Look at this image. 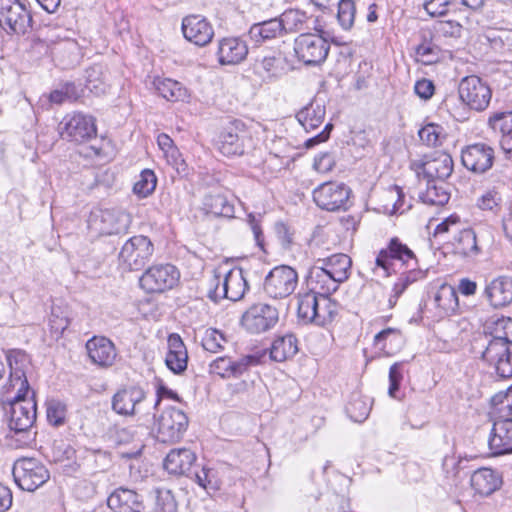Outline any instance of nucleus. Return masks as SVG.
Returning <instances> with one entry per match:
<instances>
[{
    "label": "nucleus",
    "instance_id": "7ed1b4c3",
    "mask_svg": "<svg viewBox=\"0 0 512 512\" xmlns=\"http://www.w3.org/2000/svg\"><path fill=\"white\" fill-rule=\"evenodd\" d=\"M153 253L154 245L147 236H133L122 245L119 265L127 271H139L150 261Z\"/></svg>",
    "mask_w": 512,
    "mask_h": 512
},
{
    "label": "nucleus",
    "instance_id": "2eb2a0df",
    "mask_svg": "<svg viewBox=\"0 0 512 512\" xmlns=\"http://www.w3.org/2000/svg\"><path fill=\"white\" fill-rule=\"evenodd\" d=\"M179 280V272L171 264L150 267L140 278V286L148 293H162L172 289Z\"/></svg>",
    "mask_w": 512,
    "mask_h": 512
},
{
    "label": "nucleus",
    "instance_id": "20e7f679",
    "mask_svg": "<svg viewBox=\"0 0 512 512\" xmlns=\"http://www.w3.org/2000/svg\"><path fill=\"white\" fill-rule=\"evenodd\" d=\"M58 132L63 140L83 143L97 134L95 119L80 112L67 114L58 124Z\"/></svg>",
    "mask_w": 512,
    "mask_h": 512
},
{
    "label": "nucleus",
    "instance_id": "dca6fc26",
    "mask_svg": "<svg viewBox=\"0 0 512 512\" xmlns=\"http://www.w3.org/2000/svg\"><path fill=\"white\" fill-rule=\"evenodd\" d=\"M10 367V376L7 384V392L18 391V397L26 396L29 383L26 371L30 366L28 354L22 350H10L6 356Z\"/></svg>",
    "mask_w": 512,
    "mask_h": 512
},
{
    "label": "nucleus",
    "instance_id": "e433bc0d",
    "mask_svg": "<svg viewBox=\"0 0 512 512\" xmlns=\"http://www.w3.org/2000/svg\"><path fill=\"white\" fill-rule=\"evenodd\" d=\"M154 87L167 101H184L188 97L187 89L178 81L170 78H155Z\"/></svg>",
    "mask_w": 512,
    "mask_h": 512
},
{
    "label": "nucleus",
    "instance_id": "4be33fe9",
    "mask_svg": "<svg viewBox=\"0 0 512 512\" xmlns=\"http://www.w3.org/2000/svg\"><path fill=\"white\" fill-rule=\"evenodd\" d=\"M107 505L114 512H142L145 509L143 496L126 487L115 489L108 496Z\"/></svg>",
    "mask_w": 512,
    "mask_h": 512
},
{
    "label": "nucleus",
    "instance_id": "8fccbe9b",
    "mask_svg": "<svg viewBox=\"0 0 512 512\" xmlns=\"http://www.w3.org/2000/svg\"><path fill=\"white\" fill-rule=\"evenodd\" d=\"M195 480L197 484L204 488L206 491H217L220 489L221 480L218 472L209 467H202V469L195 473Z\"/></svg>",
    "mask_w": 512,
    "mask_h": 512
},
{
    "label": "nucleus",
    "instance_id": "f257e3e1",
    "mask_svg": "<svg viewBox=\"0 0 512 512\" xmlns=\"http://www.w3.org/2000/svg\"><path fill=\"white\" fill-rule=\"evenodd\" d=\"M472 352L499 379L512 377V341L504 336L480 335L472 343Z\"/></svg>",
    "mask_w": 512,
    "mask_h": 512
},
{
    "label": "nucleus",
    "instance_id": "c756f323",
    "mask_svg": "<svg viewBox=\"0 0 512 512\" xmlns=\"http://www.w3.org/2000/svg\"><path fill=\"white\" fill-rule=\"evenodd\" d=\"M471 486L481 496H489L502 485V478L491 468H480L471 475Z\"/></svg>",
    "mask_w": 512,
    "mask_h": 512
},
{
    "label": "nucleus",
    "instance_id": "cd10ccee",
    "mask_svg": "<svg viewBox=\"0 0 512 512\" xmlns=\"http://www.w3.org/2000/svg\"><path fill=\"white\" fill-rule=\"evenodd\" d=\"M484 294L495 308L509 305L512 302V278L508 276L494 278L486 285Z\"/></svg>",
    "mask_w": 512,
    "mask_h": 512
},
{
    "label": "nucleus",
    "instance_id": "f3484780",
    "mask_svg": "<svg viewBox=\"0 0 512 512\" xmlns=\"http://www.w3.org/2000/svg\"><path fill=\"white\" fill-rule=\"evenodd\" d=\"M279 320L276 307L257 303L252 305L242 316V325L252 333H261L273 328Z\"/></svg>",
    "mask_w": 512,
    "mask_h": 512
},
{
    "label": "nucleus",
    "instance_id": "864d4df0",
    "mask_svg": "<svg viewBox=\"0 0 512 512\" xmlns=\"http://www.w3.org/2000/svg\"><path fill=\"white\" fill-rule=\"evenodd\" d=\"M355 3L353 0H340L338 3L337 20L344 30H350L355 20Z\"/></svg>",
    "mask_w": 512,
    "mask_h": 512
},
{
    "label": "nucleus",
    "instance_id": "ea45409f",
    "mask_svg": "<svg viewBox=\"0 0 512 512\" xmlns=\"http://www.w3.org/2000/svg\"><path fill=\"white\" fill-rule=\"evenodd\" d=\"M456 242L457 251L467 257L477 256L482 250V241L471 228L459 231Z\"/></svg>",
    "mask_w": 512,
    "mask_h": 512
},
{
    "label": "nucleus",
    "instance_id": "f8f14e48",
    "mask_svg": "<svg viewBox=\"0 0 512 512\" xmlns=\"http://www.w3.org/2000/svg\"><path fill=\"white\" fill-rule=\"evenodd\" d=\"M89 226L100 234L112 235L127 232L130 215L116 209H96L91 212Z\"/></svg>",
    "mask_w": 512,
    "mask_h": 512
},
{
    "label": "nucleus",
    "instance_id": "423d86ee",
    "mask_svg": "<svg viewBox=\"0 0 512 512\" xmlns=\"http://www.w3.org/2000/svg\"><path fill=\"white\" fill-rule=\"evenodd\" d=\"M453 167L454 162L451 155L442 151H435L431 155L411 163V168L417 176H423L427 182L447 179L451 176Z\"/></svg>",
    "mask_w": 512,
    "mask_h": 512
},
{
    "label": "nucleus",
    "instance_id": "9b49d317",
    "mask_svg": "<svg viewBox=\"0 0 512 512\" xmlns=\"http://www.w3.org/2000/svg\"><path fill=\"white\" fill-rule=\"evenodd\" d=\"M298 285V274L290 266L281 265L274 267L264 280L265 293L274 299H282L290 296Z\"/></svg>",
    "mask_w": 512,
    "mask_h": 512
},
{
    "label": "nucleus",
    "instance_id": "ddd939ff",
    "mask_svg": "<svg viewBox=\"0 0 512 512\" xmlns=\"http://www.w3.org/2000/svg\"><path fill=\"white\" fill-rule=\"evenodd\" d=\"M188 426L186 414L175 407L165 409L157 421V439L162 443L180 440Z\"/></svg>",
    "mask_w": 512,
    "mask_h": 512
},
{
    "label": "nucleus",
    "instance_id": "6e6d98bb",
    "mask_svg": "<svg viewBox=\"0 0 512 512\" xmlns=\"http://www.w3.org/2000/svg\"><path fill=\"white\" fill-rule=\"evenodd\" d=\"M227 340L222 332L214 328H208L202 338V346L206 351L217 353L223 349Z\"/></svg>",
    "mask_w": 512,
    "mask_h": 512
},
{
    "label": "nucleus",
    "instance_id": "052dcab7",
    "mask_svg": "<svg viewBox=\"0 0 512 512\" xmlns=\"http://www.w3.org/2000/svg\"><path fill=\"white\" fill-rule=\"evenodd\" d=\"M370 410V405L360 397L353 399L347 407V412L355 422L364 421L368 417Z\"/></svg>",
    "mask_w": 512,
    "mask_h": 512
},
{
    "label": "nucleus",
    "instance_id": "6e6552de",
    "mask_svg": "<svg viewBox=\"0 0 512 512\" xmlns=\"http://www.w3.org/2000/svg\"><path fill=\"white\" fill-rule=\"evenodd\" d=\"M459 98L465 106L477 112L484 111L491 100L490 87L476 75L466 76L458 85Z\"/></svg>",
    "mask_w": 512,
    "mask_h": 512
},
{
    "label": "nucleus",
    "instance_id": "4c0bfd02",
    "mask_svg": "<svg viewBox=\"0 0 512 512\" xmlns=\"http://www.w3.org/2000/svg\"><path fill=\"white\" fill-rule=\"evenodd\" d=\"M203 207L206 213L217 217L231 218L234 215L232 202L221 193H210L204 197Z\"/></svg>",
    "mask_w": 512,
    "mask_h": 512
},
{
    "label": "nucleus",
    "instance_id": "5fc2aeb1",
    "mask_svg": "<svg viewBox=\"0 0 512 512\" xmlns=\"http://www.w3.org/2000/svg\"><path fill=\"white\" fill-rule=\"evenodd\" d=\"M46 417L49 424L59 427L66 420V405L59 400H49L47 402Z\"/></svg>",
    "mask_w": 512,
    "mask_h": 512
},
{
    "label": "nucleus",
    "instance_id": "c9c22d12",
    "mask_svg": "<svg viewBox=\"0 0 512 512\" xmlns=\"http://www.w3.org/2000/svg\"><path fill=\"white\" fill-rule=\"evenodd\" d=\"M316 262L342 283L349 278L352 261L346 254H334L324 259H317Z\"/></svg>",
    "mask_w": 512,
    "mask_h": 512
},
{
    "label": "nucleus",
    "instance_id": "9d476101",
    "mask_svg": "<svg viewBox=\"0 0 512 512\" xmlns=\"http://www.w3.org/2000/svg\"><path fill=\"white\" fill-rule=\"evenodd\" d=\"M329 49L330 44L318 34H301L294 42L295 54L305 65L321 64L327 58Z\"/></svg>",
    "mask_w": 512,
    "mask_h": 512
},
{
    "label": "nucleus",
    "instance_id": "412c9836",
    "mask_svg": "<svg viewBox=\"0 0 512 512\" xmlns=\"http://www.w3.org/2000/svg\"><path fill=\"white\" fill-rule=\"evenodd\" d=\"M86 350L91 362L98 367H111L116 360L117 351L114 343L105 336H94L86 343Z\"/></svg>",
    "mask_w": 512,
    "mask_h": 512
},
{
    "label": "nucleus",
    "instance_id": "6ab92c4d",
    "mask_svg": "<svg viewBox=\"0 0 512 512\" xmlns=\"http://www.w3.org/2000/svg\"><path fill=\"white\" fill-rule=\"evenodd\" d=\"M25 397H18V391H16L11 401L9 428L15 433L28 431L36 420V404L27 401Z\"/></svg>",
    "mask_w": 512,
    "mask_h": 512
},
{
    "label": "nucleus",
    "instance_id": "473e14b6",
    "mask_svg": "<svg viewBox=\"0 0 512 512\" xmlns=\"http://www.w3.org/2000/svg\"><path fill=\"white\" fill-rule=\"evenodd\" d=\"M426 272L419 268H411L400 273L397 281L393 284L391 293L388 298L389 308H394L397 304L398 299L403 295L407 288L423 278H425Z\"/></svg>",
    "mask_w": 512,
    "mask_h": 512
},
{
    "label": "nucleus",
    "instance_id": "0eeeda50",
    "mask_svg": "<svg viewBox=\"0 0 512 512\" xmlns=\"http://www.w3.org/2000/svg\"><path fill=\"white\" fill-rule=\"evenodd\" d=\"M265 357V352H256L253 354L244 355L238 359H232L228 356H221L214 359L209 364V373L217 375L223 379L239 378L245 372H247L250 367L262 363Z\"/></svg>",
    "mask_w": 512,
    "mask_h": 512
},
{
    "label": "nucleus",
    "instance_id": "e2e57ef3",
    "mask_svg": "<svg viewBox=\"0 0 512 512\" xmlns=\"http://www.w3.org/2000/svg\"><path fill=\"white\" fill-rule=\"evenodd\" d=\"M224 277L225 270L222 267H219L214 270L212 277L208 281L207 295L211 300L215 302L219 301L220 299H225V297L216 296L218 291H222V281H219L220 283L217 285V287L214 285L216 280L224 279Z\"/></svg>",
    "mask_w": 512,
    "mask_h": 512
},
{
    "label": "nucleus",
    "instance_id": "09e8293b",
    "mask_svg": "<svg viewBox=\"0 0 512 512\" xmlns=\"http://www.w3.org/2000/svg\"><path fill=\"white\" fill-rule=\"evenodd\" d=\"M157 177L152 170L145 169L139 175V179L133 186V192L139 197L145 198L156 188Z\"/></svg>",
    "mask_w": 512,
    "mask_h": 512
},
{
    "label": "nucleus",
    "instance_id": "c03bdc74",
    "mask_svg": "<svg viewBox=\"0 0 512 512\" xmlns=\"http://www.w3.org/2000/svg\"><path fill=\"white\" fill-rule=\"evenodd\" d=\"M317 302L316 325L324 326L334 320L338 314L339 304L331 299L330 295H318Z\"/></svg>",
    "mask_w": 512,
    "mask_h": 512
},
{
    "label": "nucleus",
    "instance_id": "7c9ffc66",
    "mask_svg": "<svg viewBox=\"0 0 512 512\" xmlns=\"http://www.w3.org/2000/svg\"><path fill=\"white\" fill-rule=\"evenodd\" d=\"M195 460L196 456L190 449H173L164 460V468L169 474L182 475L190 470Z\"/></svg>",
    "mask_w": 512,
    "mask_h": 512
},
{
    "label": "nucleus",
    "instance_id": "aec40b11",
    "mask_svg": "<svg viewBox=\"0 0 512 512\" xmlns=\"http://www.w3.org/2000/svg\"><path fill=\"white\" fill-rule=\"evenodd\" d=\"M184 37L197 46H205L211 42L214 29L206 18L199 15H189L182 21Z\"/></svg>",
    "mask_w": 512,
    "mask_h": 512
},
{
    "label": "nucleus",
    "instance_id": "a18cd8bd",
    "mask_svg": "<svg viewBox=\"0 0 512 512\" xmlns=\"http://www.w3.org/2000/svg\"><path fill=\"white\" fill-rule=\"evenodd\" d=\"M255 69L264 79L272 80L283 73L284 66L280 57L269 55L257 60Z\"/></svg>",
    "mask_w": 512,
    "mask_h": 512
},
{
    "label": "nucleus",
    "instance_id": "79ce46f5",
    "mask_svg": "<svg viewBox=\"0 0 512 512\" xmlns=\"http://www.w3.org/2000/svg\"><path fill=\"white\" fill-rule=\"evenodd\" d=\"M435 305L444 315L454 313L459 306L457 290L448 284H443L434 296Z\"/></svg>",
    "mask_w": 512,
    "mask_h": 512
},
{
    "label": "nucleus",
    "instance_id": "39448f33",
    "mask_svg": "<svg viewBox=\"0 0 512 512\" xmlns=\"http://www.w3.org/2000/svg\"><path fill=\"white\" fill-rule=\"evenodd\" d=\"M13 476L18 486L29 492L35 491L50 478L45 465L35 458L18 459L13 466Z\"/></svg>",
    "mask_w": 512,
    "mask_h": 512
},
{
    "label": "nucleus",
    "instance_id": "680f3d73",
    "mask_svg": "<svg viewBox=\"0 0 512 512\" xmlns=\"http://www.w3.org/2000/svg\"><path fill=\"white\" fill-rule=\"evenodd\" d=\"M502 203V196L496 190L487 191L482 197L478 200V206L482 210H489L496 212Z\"/></svg>",
    "mask_w": 512,
    "mask_h": 512
},
{
    "label": "nucleus",
    "instance_id": "f704fd0d",
    "mask_svg": "<svg viewBox=\"0 0 512 512\" xmlns=\"http://www.w3.org/2000/svg\"><path fill=\"white\" fill-rule=\"evenodd\" d=\"M282 34V24L279 22L278 18L255 23L248 31L249 38L255 42V44H261L265 41L275 39Z\"/></svg>",
    "mask_w": 512,
    "mask_h": 512
},
{
    "label": "nucleus",
    "instance_id": "f03ea898",
    "mask_svg": "<svg viewBox=\"0 0 512 512\" xmlns=\"http://www.w3.org/2000/svg\"><path fill=\"white\" fill-rule=\"evenodd\" d=\"M397 264L409 270L413 267L417 268L418 260L414 252L395 237L378 252L372 272L376 276L387 278L396 272Z\"/></svg>",
    "mask_w": 512,
    "mask_h": 512
},
{
    "label": "nucleus",
    "instance_id": "2f4dec72",
    "mask_svg": "<svg viewBox=\"0 0 512 512\" xmlns=\"http://www.w3.org/2000/svg\"><path fill=\"white\" fill-rule=\"evenodd\" d=\"M241 130L237 124L225 127L217 141L219 151L225 156L241 155L243 153V140Z\"/></svg>",
    "mask_w": 512,
    "mask_h": 512
},
{
    "label": "nucleus",
    "instance_id": "774afa93",
    "mask_svg": "<svg viewBox=\"0 0 512 512\" xmlns=\"http://www.w3.org/2000/svg\"><path fill=\"white\" fill-rule=\"evenodd\" d=\"M491 403L493 406L501 405L502 409H507L512 413V385L506 391L496 393L492 397Z\"/></svg>",
    "mask_w": 512,
    "mask_h": 512
},
{
    "label": "nucleus",
    "instance_id": "a878e982",
    "mask_svg": "<svg viewBox=\"0 0 512 512\" xmlns=\"http://www.w3.org/2000/svg\"><path fill=\"white\" fill-rule=\"evenodd\" d=\"M145 399V392L140 387L131 386L119 390L112 398V409L119 415L131 416L135 409Z\"/></svg>",
    "mask_w": 512,
    "mask_h": 512
},
{
    "label": "nucleus",
    "instance_id": "4d7b16f0",
    "mask_svg": "<svg viewBox=\"0 0 512 512\" xmlns=\"http://www.w3.org/2000/svg\"><path fill=\"white\" fill-rule=\"evenodd\" d=\"M78 97L79 93L74 83H66L61 88L55 89L49 94L50 102L59 105L67 101H75Z\"/></svg>",
    "mask_w": 512,
    "mask_h": 512
},
{
    "label": "nucleus",
    "instance_id": "393cba45",
    "mask_svg": "<svg viewBox=\"0 0 512 512\" xmlns=\"http://www.w3.org/2000/svg\"><path fill=\"white\" fill-rule=\"evenodd\" d=\"M489 447L494 455L512 453V419H498L494 422L489 438Z\"/></svg>",
    "mask_w": 512,
    "mask_h": 512
},
{
    "label": "nucleus",
    "instance_id": "bf43d9fd",
    "mask_svg": "<svg viewBox=\"0 0 512 512\" xmlns=\"http://www.w3.org/2000/svg\"><path fill=\"white\" fill-rule=\"evenodd\" d=\"M441 130L440 126L430 123L419 130L418 136L423 144L429 147H436L440 144Z\"/></svg>",
    "mask_w": 512,
    "mask_h": 512
},
{
    "label": "nucleus",
    "instance_id": "a211bd4d",
    "mask_svg": "<svg viewBox=\"0 0 512 512\" xmlns=\"http://www.w3.org/2000/svg\"><path fill=\"white\" fill-rule=\"evenodd\" d=\"M495 160L494 149L486 143H475L461 151L462 165L475 174H484L490 170Z\"/></svg>",
    "mask_w": 512,
    "mask_h": 512
},
{
    "label": "nucleus",
    "instance_id": "13d9d810",
    "mask_svg": "<svg viewBox=\"0 0 512 512\" xmlns=\"http://www.w3.org/2000/svg\"><path fill=\"white\" fill-rule=\"evenodd\" d=\"M155 512H176L177 502L174 495L170 490L157 489L156 502L154 507Z\"/></svg>",
    "mask_w": 512,
    "mask_h": 512
},
{
    "label": "nucleus",
    "instance_id": "0e129e2a",
    "mask_svg": "<svg viewBox=\"0 0 512 512\" xmlns=\"http://www.w3.org/2000/svg\"><path fill=\"white\" fill-rule=\"evenodd\" d=\"M449 0H425L423 7L431 17H441L447 14Z\"/></svg>",
    "mask_w": 512,
    "mask_h": 512
},
{
    "label": "nucleus",
    "instance_id": "37998d69",
    "mask_svg": "<svg viewBox=\"0 0 512 512\" xmlns=\"http://www.w3.org/2000/svg\"><path fill=\"white\" fill-rule=\"evenodd\" d=\"M284 32H297L307 28L308 16L299 9H288L278 18Z\"/></svg>",
    "mask_w": 512,
    "mask_h": 512
},
{
    "label": "nucleus",
    "instance_id": "4468645a",
    "mask_svg": "<svg viewBox=\"0 0 512 512\" xmlns=\"http://www.w3.org/2000/svg\"><path fill=\"white\" fill-rule=\"evenodd\" d=\"M31 21L29 11L19 0L0 1V26L6 31L24 34Z\"/></svg>",
    "mask_w": 512,
    "mask_h": 512
},
{
    "label": "nucleus",
    "instance_id": "603ef678",
    "mask_svg": "<svg viewBox=\"0 0 512 512\" xmlns=\"http://www.w3.org/2000/svg\"><path fill=\"white\" fill-rule=\"evenodd\" d=\"M86 87L96 95L105 94L108 85L102 78V68L93 66L86 70Z\"/></svg>",
    "mask_w": 512,
    "mask_h": 512
},
{
    "label": "nucleus",
    "instance_id": "bb28decb",
    "mask_svg": "<svg viewBox=\"0 0 512 512\" xmlns=\"http://www.w3.org/2000/svg\"><path fill=\"white\" fill-rule=\"evenodd\" d=\"M248 54L245 41L237 37L223 38L218 45V61L221 65H235L242 62Z\"/></svg>",
    "mask_w": 512,
    "mask_h": 512
},
{
    "label": "nucleus",
    "instance_id": "49530a36",
    "mask_svg": "<svg viewBox=\"0 0 512 512\" xmlns=\"http://www.w3.org/2000/svg\"><path fill=\"white\" fill-rule=\"evenodd\" d=\"M415 53L419 62L431 65L441 59L442 50L426 35H423V41L416 47Z\"/></svg>",
    "mask_w": 512,
    "mask_h": 512
},
{
    "label": "nucleus",
    "instance_id": "3c124183",
    "mask_svg": "<svg viewBox=\"0 0 512 512\" xmlns=\"http://www.w3.org/2000/svg\"><path fill=\"white\" fill-rule=\"evenodd\" d=\"M489 127L502 134V136L512 133V111L493 113L488 119Z\"/></svg>",
    "mask_w": 512,
    "mask_h": 512
},
{
    "label": "nucleus",
    "instance_id": "5701e85b",
    "mask_svg": "<svg viewBox=\"0 0 512 512\" xmlns=\"http://www.w3.org/2000/svg\"><path fill=\"white\" fill-rule=\"evenodd\" d=\"M220 281H222V291H218L216 296L225 297V299H229L231 301H238L242 299L248 289L244 272L239 267H234L225 271V277L224 279H220ZM219 283V280H216L214 285L217 287Z\"/></svg>",
    "mask_w": 512,
    "mask_h": 512
},
{
    "label": "nucleus",
    "instance_id": "a19ab883",
    "mask_svg": "<svg viewBox=\"0 0 512 512\" xmlns=\"http://www.w3.org/2000/svg\"><path fill=\"white\" fill-rule=\"evenodd\" d=\"M317 294L310 291L299 294L297 297V315L305 324L313 323L316 325L317 317Z\"/></svg>",
    "mask_w": 512,
    "mask_h": 512
},
{
    "label": "nucleus",
    "instance_id": "b1692460",
    "mask_svg": "<svg viewBox=\"0 0 512 512\" xmlns=\"http://www.w3.org/2000/svg\"><path fill=\"white\" fill-rule=\"evenodd\" d=\"M342 283L334 278L326 268L320 266L316 261L309 269L307 285L309 291L317 295H331L338 290Z\"/></svg>",
    "mask_w": 512,
    "mask_h": 512
},
{
    "label": "nucleus",
    "instance_id": "69168bd1",
    "mask_svg": "<svg viewBox=\"0 0 512 512\" xmlns=\"http://www.w3.org/2000/svg\"><path fill=\"white\" fill-rule=\"evenodd\" d=\"M113 437L117 444H128L139 438L138 429L134 426L116 428Z\"/></svg>",
    "mask_w": 512,
    "mask_h": 512
},
{
    "label": "nucleus",
    "instance_id": "338daca9",
    "mask_svg": "<svg viewBox=\"0 0 512 512\" xmlns=\"http://www.w3.org/2000/svg\"><path fill=\"white\" fill-rule=\"evenodd\" d=\"M335 165V159L331 153H320L314 159V168L321 173H327L332 170Z\"/></svg>",
    "mask_w": 512,
    "mask_h": 512
},
{
    "label": "nucleus",
    "instance_id": "de8ad7c7",
    "mask_svg": "<svg viewBox=\"0 0 512 512\" xmlns=\"http://www.w3.org/2000/svg\"><path fill=\"white\" fill-rule=\"evenodd\" d=\"M422 200L424 203L430 205L443 206L448 203L450 199V194L444 187L443 183L436 184L435 181L427 182V189L422 195Z\"/></svg>",
    "mask_w": 512,
    "mask_h": 512
},
{
    "label": "nucleus",
    "instance_id": "1a4fd4ad",
    "mask_svg": "<svg viewBox=\"0 0 512 512\" xmlns=\"http://www.w3.org/2000/svg\"><path fill=\"white\" fill-rule=\"evenodd\" d=\"M351 189L343 183L326 182L313 191L316 205L327 211L347 210L350 206Z\"/></svg>",
    "mask_w": 512,
    "mask_h": 512
},
{
    "label": "nucleus",
    "instance_id": "72a5a7b5",
    "mask_svg": "<svg viewBox=\"0 0 512 512\" xmlns=\"http://www.w3.org/2000/svg\"><path fill=\"white\" fill-rule=\"evenodd\" d=\"M325 115V106L317 101H313L298 111L296 118L305 131L310 132L321 126Z\"/></svg>",
    "mask_w": 512,
    "mask_h": 512
},
{
    "label": "nucleus",
    "instance_id": "c85d7f7f",
    "mask_svg": "<svg viewBox=\"0 0 512 512\" xmlns=\"http://www.w3.org/2000/svg\"><path fill=\"white\" fill-rule=\"evenodd\" d=\"M188 354L181 337L170 334L168 337V352L165 357L166 366L175 374L184 372L187 368Z\"/></svg>",
    "mask_w": 512,
    "mask_h": 512
},
{
    "label": "nucleus",
    "instance_id": "58836bf2",
    "mask_svg": "<svg viewBox=\"0 0 512 512\" xmlns=\"http://www.w3.org/2000/svg\"><path fill=\"white\" fill-rule=\"evenodd\" d=\"M297 352V338L293 334H286L273 341L270 349V358L277 362H283L293 357Z\"/></svg>",
    "mask_w": 512,
    "mask_h": 512
}]
</instances>
